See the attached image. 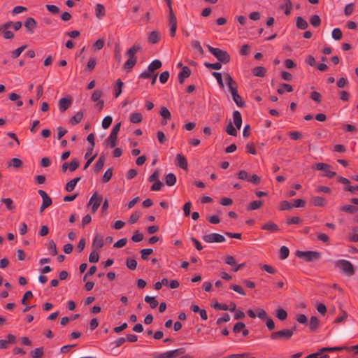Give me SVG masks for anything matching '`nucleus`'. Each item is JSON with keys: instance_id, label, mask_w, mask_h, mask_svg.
<instances>
[{"instance_id": "obj_1", "label": "nucleus", "mask_w": 358, "mask_h": 358, "mask_svg": "<svg viewBox=\"0 0 358 358\" xmlns=\"http://www.w3.org/2000/svg\"><path fill=\"white\" fill-rule=\"evenodd\" d=\"M208 51L216 57V59L222 64H227L230 62V55L229 53L222 49L213 48L210 45H206Z\"/></svg>"}, {"instance_id": "obj_2", "label": "nucleus", "mask_w": 358, "mask_h": 358, "mask_svg": "<svg viewBox=\"0 0 358 358\" xmlns=\"http://www.w3.org/2000/svg\"><path fill=\"white\" fill-rule=\"evenodd\" d=\"M295 255L299 258H303L306 262H310L320 259L322 257L321 253L317 251H300L297 250Z\"/></svg>"}, {"instance_id": "obj_3", "label": "nucleus", "mask_w": 358, "mask_h": 358, "mask_svg": "<svg viewBox=\"0 0 358 358\" xmlns=\"http://www.w3.org/2000/svg\"><path fill=\"white\" fill-rule=\"evenodd\" d=\"M335 266L342 270V271L348 276H352L355 274V268L352 264L348 260L339 259L335 262Z\"/></svg>"}, {"instance_id": "obj_4", "label": "nucleus", "mask_w": 358, "mask_h": 358, "mask_svg": "<svg viewBox=\"0 0 358 358\" xmlns=\"http://www.w3.org/2000/svg\"><path fill=\"white\" fill-rule=\"evenodd\" d=\"M293 336L292 330L283 329L279 331H273L271 334L270 338L274 341H288Z\"/></svg>"}, {"instance_id": "obj_5", "label": "nucleus", "mask_w": 358, "mask_h": 358, "mask_svg": "<svg viewBox=\"0 0 358 358\" xmlns=\"http://www.w3.org/2000/svg\"><path fill=\"white\" fill-rule=\"evenodd\" d=\"M121 126V122L117 123L115 125L113 126L110 134L108 138L106 140V143L107 145L110 146L111 148H113L116 145V141L117 139V134L120 131Z\"/></svg>"}, {"instance_id": "obj_6", "label": "nucleus", "mask_w": 358, "mask_h": 358, "mask_svg": "<svg viewBox=\"0 0 358 358\" xmlns=\"http://www.w3.org/2000/svg\"><path fill=\"white\" fill-rule=\"evenodd\" d=\"M314 169L318 170V171H323L325 172V173L323 175V176L327 177L329 178H332L334 176H336V173L335 171H330L329 169L331 168V166L326 163H317L315 164Z\"/></svg>"}, {"instance_id": "obj_7", "label": "nucleus", "mask_w": 358, "mask_h": 358, "mask_svg": "<svg viewBox=\"0 0 358 358\" xmlns=\"http://www.w3.org/2000/svg\"><path fill=\"white\" fill-rule=\"evenodd\" d=\"M202 239L206 243H223L225 241V238L224 236L217 234L212 233L210 234H206L203 236Z\"/></svg>"}, {"instance_id": "obj_8", "label": "nucleus", "mask_w": 358, "mask_h": 358, "mask_svg": "<svg viewBox=\"0 0 358 358\" xmlns=\"http://www.w3.org/2000/svg\"><path fill=\"white\" fill-rule=\"evenodd\" d=\"M102 200H103V197L101 195L98 194L96 192H95L94 194H92V196H91V198L88 202V205L92 204V213H94L96 212L97 209L99 208V207L101 205Z\"/></svg>"}, {"instance_id": "obj_9", "label": "nucleus", "mask_w": 358, "mask_h": 358, "mask_svg": "<svg viewBox=\"0 0 358 358\" xmlns=\"http://www.w3.org/2000/svg\"><path fill=\"white\" fill-rule=\"evenodd\" d=\"M71 96L63 97L59 100L58 107L61 113L65 112L72 104Z\"/></svg>"}, {"instance_id": "obj_10", "label": "nucleus", "mask_w": 358, "mask_h": 358, "mask_svg": "<svg viewBox=\"0 0 358 358\" xmlns=\"http://www.w3.org/2000/svg\"><path fill=\"white\" fill-rule=\"evenodd\" d=\"M169 25L170 27V36L173 37L177 29V19L173 12L169 13Z\"/></svg>"}, {"instance_id": "obj_11", "label": "nucleus", "mask_w": 358, "mask_h": 358, "mask_svg": "<svg viewBox=\"0 0 358 358\" xmlns=\"http://www.w3.org/2000/svg\"><path fill=\"white\" fill-rule=\"evenodd\" d=\"M224 78L231 94H233L237 92L238 86L236 81L233 80L232 77L229 73H224Z\"/></svg>"}, {"instance_id": "obj_12", "label": "nucleus", "mask_w": 358, "mask_h": 358, "mask_svg": "<svg viewBox=\"0 0 358 358\" xmlns=\"http://www.w3.org/2000/svg\"><path fill=\"white\" fill-rule=\"evenodd\" d=\"M185 350L182 348H178L173 350L161 353L157 358H173L182 355Z\"/></svg>"}, {"instance_id": "obj_13", "label": "nucleus", "mask_w": 358, "mask_h": 358, "mask_svg": "<svg viewBox=\"0 0 358 358\" xmlns=\"http://www.w3.org/2000/svg\"><path fill=\"white\" fill-rule=\"evenodd\" d=\"M7 339H0V350L7 349L10 344H13L16 341V336L13 334H8Z\"/></svg>"}, {"instance_id": "obj_14", "label": "nucleus", "mask_w": 358, "mask_h": 358, "mask_svg": "<svg viewBox=\"0 0 358 358\" xmlns=\"http://www.w3.org/2000/svg\"><path fill=\"white\" fill-rule=\"evenodd\" d=\"M190 75H191L190 69L187 66H182L180 72L178 75V82L180 84H182L184 83L185 79L189 78L190 76Z\"/></svg>"}, {"instance_id": "obj_15", "label": "nucleus", "mask_w": 358, "mask_h": 358, "mask_svg": "<svg viewBox=\"0 0 358 358\" xmlns=\"http://www.w3.org/2000/svg\"><path fill=\"white\" fill-rule=\"evenodd\" d=\"M176 165L180 168L187 170V161L186 158L181 154H177L176 157Z\"/></svg>"}, {"instance_id": "obj_16", "label": "nucleus", "mask_w": 358, "mask_h": 358, "mask_svg": "<svg viewBox=\"0 0 358 358\" xmlns=\"http://www.w3.org/2000/svg\"><path fill=\"white\" fill-rule=\"evenodd\" d=\"M104 245L103 237L101 234H96L92 241V248L96 250L101 248Z\"/></svg>"}, {"instance_id": "obj_17", "label": "nucleus", "mask_w": 358, "mask_h": 358, "mask_svg": "<svg viewBox=\"0 0 358 358\" xmlns=\"http://www.w3.org/2000/svg\"><path fill=\"white\" fill-rule=\"evenodd\" d=\"M37 23L33 17H29L24 22V27L29 34H33L34 30L36 29Z\"/></svg>"}, {"instance_id": "obj_18", "label": "nucleus", "mask_w": 358, "mask_h": 358, "mask_svg": "<svg viewBox=\"0 0 358 358\" xmlns=\"http://www.w3.org/2000/svg\"><path fill=\"white\" fill-rule=\"evenodd\" d=\"M261 229L262 230L269 231L271 232H276L280 230L278 226L272 221H268L266 222L261 227Z\"/></svg>"}, {"instance_id": "obj_19", "label": "nucleus", "mask_w": 358, "mask_h": 358, "mask_svg": "<svg viewBox=\"0 0 358 358\" xmlns=\"http://www.w3.org/2000/svg\"><path fill=\"white\" fill-rule=\"evenodd\" d=\"M141 50V46L139 43H135L133 46H131L130 48H129L127 52L126 55L129 56V58H134L137 59L135 56L136 53Z\"/></svg>"}, {"instance_id": "obj_20", "label": "nucleus", "mask_w": 358, "mask_h": 358, "mask_svg": "<svg viewBox=\"0 0 358 358\" xmlns=\"http://www.w3.org/2000/svg\"><path fill=\"white\" fill-rule=\"evenodd\" d=\"M310 203L314 206L323 207L326 204V201L324 197L315 196L311 197Z\"/></svg>"}, {"instance_id": "obj_21", "label": "nucleus", "mask_w": 358, "mask_h": 358, "mask_svg": "<svg viewBox=\"0 0 358 358\" xmlns=\"http://www.w3.org/2000/svg\"><path fill=\"white\" fill-rule=\"evenodd\" d=\"M38 193L43 199V204L46 205L48 207L50 206L52 203V199L48 195V194L43 190H38Z\"/></svg>"}, {"instance_id": "obj_22", "label": "nucleus", "mask_w": 358, "mask_h": 358, "mask_svg": "<svg viewBox=\"0 0 358 358\" xmlns=\"http://www.w3.org/2000/svg\"><path fill=\"white\" fill-rule=\"evenodd\" d=\"M233 120H234V123L236 127L237 128V129H240L241 127V124H242V117H241V114L239 111L235 110L233 113Z\"/></svg>"}, {"instance_id": "obj_23", "label": "nucleus", "mask_w": 358, "mask_h": 358, "mask_svg": "<svg viewBox=\"0 0 358 358\" xmlns=\"http://www.w3.org/2000/svg\"><path fill=\"white\" fill-rule=\"evenodd\" d=\"M105 161H106V158H105L104 155H101L94 165V172L96 173H99V171L103 169Z\"/></svg>"}, {"instance_id": "obj_24", "label": "nucleus", "mask_w": 358, "mask_h": 358, "mask_svg": "<svg viewBox=\"0 0 358 358\" xmlns=\"http://www.w3.org/2000/svg\"><path fill=\"white\" fill-rule=\"evenodd\" d=\"M296 26L298 29L304 30L308 27V24L302 17L298 16L296 18Z\"/></svg>"}, {"instance_id": "obj_25", "label": "nucleus", "mask_w": 358, "mask_h": 358, "mask_svg": "<svg viewBox=\"0 0 358 358\" xmlns=\"http://www.w3.org/2000/svg\"><path fill=\"white\" fill-rule=\"evenodd\" d=\"M95 15L98 19H101L106 15V10L103 5L97 3L95 6Z\"/></svg>"}, {"instance_id": "obj_26", "label": "nucleus", "mask_w": 358, "mask_h": 358, "mask_svg": "<svg viewBox=\"0 0 358 358\" xmlns=\"http://www.w3.org/2000/svg\"><path fill=\"white\" fill-rule=\"evenodd\" d=\"M80 177H76L73 180L69 181L65 185V190L66 192H71L74 189L78 182L80 180Z\"/></svg>"}, {"instance_id": "obj_27", "label": "nucleus", "mask_w": 358, "mask_h": 358, "mask_svg": "<svg viewBox=\"0 0 358 358\" xmlns=\"http://www.w3.org/2000/svg\"><path fill=\"white\" fill-rule=\"evenodd\" d=\"M308 325L310 331H315L319 327L318 318L316 316H311Z\"/></svg>"}, {"instance_id": "obj_28", "label": "nucleus", "mask_w": 358, "mask_h": 358, "mask_svg": "<svg viewBox=\"0 0 358 358\" xmlns=\"http://www.w3.org/2000/svg\"><path fill=\"white\" fill-rule=\"evenodd\" d=\"M162 65L160 60L155 59L149 64L148 69L154 74L155 71L161 68Z\"/></svg>"}, {"instance_id": "obj_29", "label": "nucleus", "mask_w": 358, "mask_h": 358, "mask_svg": "<svg viewBox=\"0 0 358 358\" xmlns=\"http://www.w3.org/2000/svg\"><path fill=\"white\" fill-rule=\"evenodd\" d=\"M83 117V113L82 111L77 112L72 117L70 118V123L73 125L78 124Z\"/></svg>"}, {"instance_id": "obj_30", "label": "nucleus", "mask_w": 358, "mask_h": 358, "mask_svg": "<svg viewBox=\"0 0 358 358\" xmlns=\"http://www.w3.org/2000/svg\"><path fill=\"white\" fill-rule=\"evenodd\" d=\"M293 87L291 85L287 83H282L280 85L279 88L277 90V92L280 94H282L285 92H292Z\"/></svg>"}, {"instance_id": "obj_31", "label": "nucleus", "mask_w": 358, "mask_h": 358, "mask_svg": "<svg viewBox=\"0 0 358 358\" xmlns=\"http://www.w3.org/2000/svg\"><path fill=\"white\" fill-rule=\"evenodd\" d=\"M340 211L346 212L350 214H353L358 210V208L355 206L352 205H345L340 207Z\"/></svg>"}, {"instance_id": "obj_32", "label": "nucleus", "mask_w": 358, "mask_h": 358, "mask_svg": "<svg viewBox=\"0 0 358 358\" xmlns=\"http://www.w3.org/2000/svg\"><path fill=\"white\" fill-rule=\"evenodd\" d=\"M142 120L143 117L141 113H133L129 116L130 122L134 124L140 123Z\"/></svg>"}, {"instance_id": "obj_33", "label": "nucleus", "mask_w": 358, "mask_h": 358, "mask_svg": "<svg viewBox=\"0 0 358 358\" xmlns=\"http://www.w3.org/2000/svg\"><path fill=\"white\" fill-rule=\"evenodd\" d=\"M29 354L32 358H41L44 355L43 348H35Z\"/></svg>"}, {"instance_id": "obj_34", "label": "nucleus", "mask_w": 358, "mask_h": 358, "mask_svg": "<svg viewBox=\"0 0 358 358\" xmlns=\"http://www.w3.org/2000/svg\"><path fill=\"white\" fill-rule=\"evenodd\" d=\"M266 69L263 66H257L252 69V73L257 77H264L266 75Z\"/></svg>"}, {"instance_id": "obj_35", "label": "nucleus", "mask_w": 358, "mask_h": 358, "mask_svg": "<svg viewBox=\"0 0 358 358\" xmlns=\"http://www.w3.org/2000/svg\"><path fill=\"white\" fill-rule=\"evenodd\" d=\"M232 99L236 104L238 107H244L245 106V101L243 100L242 97L238 94V92L235 94H231Z\"/></svg>"}, {"instance_id": "obj_36", "label": "nucleus", "mask_w": 358, "mask_h": 358, "mask_svg": "<svg viewBox=\"0 0 358 358\" xmlns=\"http://www.w3.org/2000/svg\"><path fill=\"white\" fill-rule=\"evenodd\" d=\"M137 59L129 58L124 64V69L127 71H130L131 69L136 65Z\"/></svg>"}, {"instance_id": "obj_37", "label": "nucleus", "mask_w": 358, "mask_h": 358, "mask_svg": "<svg viewBox=\"0 0 358 358\" xmlns=\"http://www.w3.org/2000/svg\"><path fill=\"white\" fill-rule=\"evenodd\" d=\"M160 39L159 34L158 31H152L150 32L149 37H148V41L152 44L157 43Z\"/></svg>"}, {"instance_id": "obj_38", "label": "nucleus", "mask_w": 358, "mask_h": 358, "mask_svg": "<svg viewBox=\"0 0 358 358\" xmlns=\"http://www.w3.org/2000/svg\"><path fill=\"white\" fill-rule=\"evenodd\" d=\"M165 182L168 186H173L176 182V177L172 173H168L165 177Z\"/></svg>"}, {"instance_id": "obj_39", "label": "nucleus", "mask_w": 358, "mask_h": 358, "mask_svg": "<svg viewBox=\"0 0 358 358\" xmlns=\"http://www.w3.org/2000/svg\"><path fill=\"white\" fill-rule=\"evenodd\" d=\"M123 85H124V83L120 79L117 80V81L115 83V93H114V96L115 98L118 97L120 95V94L122 93V87Z\"/></svg>"}, {"instance_id": "obj_40", "label": "nucleus", "mask_w": 358, "mask_h": 358, "mask_svg": "<svg viewBox=\"0 0 358 358\" xmlns=\"http://www.w3.org/2000/svg\"><path fill=\"white\" fill-rule=\"evenodd\" d=\"M145 301L149 303L150 307L152 309L155 308L159 304L158 301L155 299V297L154 296H145Z\"/></svg>"}, {"instance_id": "obj_41", "label": "nucleus", "mask_w": 358, "mask_h": 358, "mask_svg": "<svg viewBox=\"0 0 358 358\" xmlns=\"http://www.w3.org/2000/svg\"><path fill=\"white\" fill-rule=\"evenodd\" d=\"M262 206V201L260 200H256L254 201H252L249 203L248 206L247 207L248 210H254L259 209Z\"/></svg>"}, {"instance_id": "obj_42", "label": "nucleus", "mask_w": 358, "mask_h": 358, "mask_svg": "<svg viewBox=\"0 0 358 358\" xmlns=\"http://www.w3.org/2000/svg\"><path fill=\"white\" fill-rule=\"evenodd\" d=\"M310 23L313 27H318L321 24V19L318 15H313L310 18Z\"/></svg>"}, {"instance_id": "obj_43", "label": "nucleus", "mask_w": 358, "mask_h": 358, "mask_svg": "<svg viewBox=\"0 0 358 358\" xmlns=\"http://www.w3.org/2000/svg\"><path fill=\"white\" fill-rule=\"evenodd\" d=\"M347 318H348V313H346V311H345L343 310H341L340 315H338V317H336V319L334 321V323H335V324L341 323V322L345 321V320Z\"/></svg>"}, {"instance_id": "obj_44", "label": "nucleus", "mask_w": 358, "mask_h": 358, "mask_svg": "<svg viewBox=\"0 0 358 358\" xmlns=\"http://www.w3.org/2000/svg\"><path fill=\"white\" fill-rule=\"evenodd\" d=\"M275 316L281 321H283L287 319V312L281 308H279L276 310L275 311Z\"/></svg>"}, {"instance_id": "obj_45", "label": "nucleus", "mask_w": 358, "mask_h": 358, "mask_svg": "<svg viewBox=\"0 0 358 358\" xmlns=\"http://www.w3.org/2000/svg\"><path fill=\"white\" fill-rule=\"evenodd\" d=\"M225 131L227 134L233 136H237V131L236 128L233 126L231 122H229V124L227 125Z\"/></svg>"}, {"instance_id": "obj_46", "label": "nucleus", "mask_w": 358, "mask_h": 358, "mask_svg": "<svg viewBox=\"0 0 358 358\" xmlns=\"http://www.w3.org/2000/svg\"><path fill=\"white\" fill-rule=\"evenodd\" d=\"M27 45H22V46L17 48L15 50H13L11 52L12 58H13V59L17 58L21 55V53L27 48Z\"/></svg>"}, {"instance_id": "obj_47", "label": "nucleus", "mask_w": 358, "mask_h": 358, "mask_svg": "<svg viewBox=\"0 0 358 358\" xmlns=\"http://www.w3.org/2000/svg\"><path fill=\"white\" fill-rule=\"evenodd\" d=\"M126 266L130 270H135L137 266V262L132 258H127L126 259Z\"/></svg>"}, {"instance_id": "obj_48", "label": "nucleus", "mask_w": 358, "mask_h": 358, "mask_svg": "<svg viewBox=\"0 0 358 358\" xmlns=\"http://www.w3.org/2000/svg\"><path fill=\"white\" fill-rule=\"evenodd\" d=\"M48 249L52 256H55L57 255V246L54 241L51 240L49 241L48 244Z\"/></svg>"}, {"instance_id": "obj_49", "label": "nucleus", "mask_w": 358, "mask_h": 358, "mask_svg": "<svg viewBox=\"0 0 358 358\" xmlns=\"http://www.w3.org/2000/svg\"><path fill=\"white\" fill-rule=\"evenodd\" d=\"M1 201L6 205L8 210H13L15 209V206L13 205V201L11 199L3 198L1 200Z\"/></svg>"}, {"instance_id": "obj_50", "label": "nucleus", "mask_w": 358, "mask_h": 358, "mask_svg": "<svg viewBox=\"0 0 358 358\" xmlns=\"http://www.w3.org/2000/svg\"><path fill=\"white\" fill-rule=\"evenodd\" d=\"M113 176V169L111 168H109L104 173L103 177H102V182L103 183L108 182Z\"/></svg>"}, {"instance_id": "obj_51", "label": "nucleus", "mask_w": 358, "mask_h": 358, "mask_svg": "<svg viewBox=\"0 0 358 358\" xmlns=\"http://www.w3.org/2000/svg\"><path fill=\"white\" fill-rule=\"evenodd\" d=\"M289 254V250L287 247L282 246L280 249V259H285L288 257Z\"/></svg>"}, {"instance_id": "obj_52", "label": "nucleus", "mask_w": 358, "mask_h": 358, "mask_svg": "<svg viewBox=\"0 0 358 358\" xmlns=\"http://www.w3.org/2000/svg\"><path fill=\"white\" fill-rule=\"evenodd\" d=\"M204 66L210 69L220 70L222 68L221 62H218L216 63L204 62Z\"/></svg>"}, {"instance_id": "obj_53", "label": "nucleus", "mask_w": 358, "mask_h": 358, "mask_svg": "<svg viewBox=\"0 0 358 358\" xmlns=\"http://www.w3.org/2000/svg\"><path fill=\"white\" fill-rule=\"evenodd\" d=\"M285 7V14L286 15H289L291 13V10L292 8V3L290 0H285V5L281 6V8Z\"/></svg>"}, {"instance_id": "obj_54", "label": "nucleus", "mask_w": 358, "mask_h": 358, "mask_svg": "<svg viewBox=\"0 0 358 358\" xmlns=\"http://www.w3.org/2000/svg\"><path fill=\"white\" fill-rule=\"evenodd\" d=\"M160 115L164 119V120H169L171 117V115L170 111L168 110L166 107H162L160 110Z\"/></svg>"}, {"instance_id": "obj_55", "label": "nucleus", "mask_w": 358, "mask_h": 358, "mask_svg": "<svg viewBox=\"0 0 358 358\" xmlns=\"http://www.w3.org/2000/svg\"><path fill=\"white\" fill-rule=\"evenodd\" d=\"M140 252L141 254V258L143 260H147L148 259V255L153 252V250L152 248H145L142 249Z\"/></svg>"}, {"instance_id": "obj_56", "label": "nucleus", "mask_w": 358, "mask_h": 358, "mask_svg": "<svg viewBox=\"0 0 358 358\" xmlns=\"http://www.w3.org/2000/svg\"><path fill=\"white\" fill-rule=\"evenodd\" d=\"M96 64V62L95 58L91 57L87 64L85 70L88 71H92L94 69Z\"/></svg>"}, {"instance_id": "obj_57", "label": "nucleus", "mask_w": 358, "mask_h": 358, "mask_svg": "<svg viewBox=\"0 0 358 358\" xmlns=\"http://www.w3.org/2000/svg\"><path fill=\"white\" fill-rule=\"evenodd\" d=\"M293 208L292 204L287 201H282L280 203V210H288Z\"/></svg>"}, {"instance_id": "obj_58", "label": "nucleus", "mask_w": 358, "mask_h": 358, "mask_svg": "<svg viewBox=\"0 0 358 358\" xmlns=\"http://www.w3.org/2000/svg\"><path fill=\"white\" fill-rule=\"evenodd\" d=\"M332 38L336 41H339L342 38V31L339 28H335L332 31Z\"/></svg>"}, {"instance_id": "obj_59", "label": "nucleus", "mask_w": 358, "mask_h": 358, "mask_svg": "<svg viewBox=\"0 0 358 358\" xmlns=\"http://www.w3.org/2000/svg\"><path fill=\"white\" fill-rule=\"evenodd\" d=\"M113 122V118L111 116L108 115L105 117L102 121V127L105 129H108Z\"/></svg>"}, {"instance_id": "obj_60", "label": "nucleus", "mask_w": 358, "mask_h": 358, "mask_svg": "<svg viewBox=\"0 0 358 358\" xmlns=\"http://www.w3.org/2000/svg\"><path fill=\"white\" fill-rule=\"evenodd\" d=\"M224 263L229 266H236V262L235 258L231 255H227L224 259Z\"/></svg>"}, {"instance_id": "obj_61", "label": "nucleus", "mask_w": 358, "mask_h": 358, "mask_svg": "<svg viewBox=\"0 0 358 358\" xmlns=\"http://www.w3.org/2000/svg\"><path fill=\"white\" fill-rule=\"evenodd\" d=\"M102 96V92L100 90H96L92 94L91 99L92 101L96 102L101 100L100 98Z\"/></svg>"}, {"instance_id": "obj_62", "label": "nucleus", "mask_w": 358, "mask_h": 358, "mask_svg": "<svg viewBox=\"0 0 358 358\" xmlns=\"http://www.w3.org/2000/svg\"><path fill=\"white\" fill-rule=\"evenodd\" d=\"M310 99H312L315 102L320 103L322 101V96L320 93L316 91H313L310 94Z\"/></svg>"}, {"instance_id": "obj_63", "label": "nucleus", "mask_w": 358, "mask_h": 358, "mask_svg": "<svg viewBox=\"0 0 358 358\" xmlns=\"http://www.w3.org/2000/svg\"><path fill=\"white\" fill-rule=\"evenodd\" d=\"M99 259V255L97 252L94 250L92 251L89 256V262L96 263Z\"/></svg>"}, {"instance_id": "obj_64", "label": "nucleus", "mask_w": 358, "mask_h": 358, "mask_svg": "<svg viewBox=\"0 0 358 358\" xmlns=\"http://www.w3.org/2000/svg\"><path fill=\"white\" fill-rule=\"evenodd\" d=\"M80 166L79 162L76 159H73L70 164H69V170L71 171H76Z\"/></svg>"}]
</instances>
